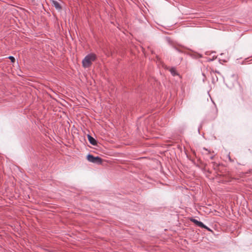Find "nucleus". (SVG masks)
I'll use <instances>...</instances> for the list:
<instances>
[{"label":"nucleus","instance_id":"1","mask_svg":"<svg viewBox=\"0 0 252 252\" xmlns=\"http://www.w3.org/2000/svg\"><path fill=\"white\" fill-rule=\"evenodd\" d=\"M96 55L91 53L86 56L82 61V65L84 68H88L91 66L92 63L96 60Z\"/></svg>","mask_w":252,"mask_h":252},{"label":"nucleus","instance_id":"2","mask_svg":"<svg viewBox=\"0 0 252 252\" xmlns=\"http://www.w3.org/2000/svg\"><path fill=\"white\" fill-rule=\"evenodd\" d=\"M238 83V76L233 75L229 78L228 79L226 82V85L230 89L233 88Z\"/></svg>","mask_w":252,"mask_h":252},{"label":"nucleus","instance_id":"3","mask_svg":"<svg viewBox=\"0 0 252 252\" xmlns=\"http://www.w3.org/2000/svg\"><path fill=\"white\" fill-rule=\"evenodd\" d=\"M87 160L91 162L97 163V164H101L102 162V159L98 157H94L92 155H88L87 156Z\"/></svg>","mask_w":252,"mask_h":252},{"label":"nucleus","instance_id":"4","mask_svg":"<svg viewBox=\"0 0 252 252\" xmlns=\"http://www.w3.org/2000/svg\"><path fill=\"white\" fill-rule=\"evenodd\" d=\"M51 4L54 6L58 10H61L62 8L61 2L62 1L60 0H50Z\"/></svg>","mask_w":252,"mask_h":252},{"label":"nucleus","instance_id":"5","mask_svg":"<svg viewBox=\"0 0 252 252\" xmlns=\"http://www.w3.org/2000/svg\"><path fill=\"white\" fill-rule=\"evenodd\" d=\"M216 59L217 56L215 52L209 54L208 52H206V62H210Z\"/></svg>","mask_w":252,"mask_h":252},{"label":"nucleus","instance_id":"6","mask_svg":"<svg viewBox=\"0 0 252 252\" xmlns=\"http://www.w3.org/2000/svg\"><path fill=\"white\" fill-rule=\"evenodd\" d=\"M88 138L89 141L91 144H92L93 145H96V141L93 137H92L90 135H88Z\"/></svg>","mask_w":252,"mask_h":252},{"label":"nucleus","instance_id":"7","mask_svg":"<svg viewBox=\"0 0 252 252\" xmlns=\"http://www.w3.org/2000/svg\"><path fill=\"white\" fill-rule=\"evenodd\" d=\"M192 221L195 223L198 226H201V227L205 228V225L201 222L198 221L195 219H191Z\"/></svg>","mask_w":252,"mask_h":252},{"label":"nucleus","instance_id":"8","mask_svg":"<svg viewBox=\"0 0 252 252\" xmlns=\"http://www.w3.org/2000/svg\"><path fill=\"white\" fill-rule=\"evenodd\" d=\"M214 155H212L210 152L208 151V153H206V158H207L208 159L209 158L210 159H213L214 158Z\"/></svg>","mask_w":252,"mask_h":252},{"label":"nucleus","instance_id":"9","mask_svg":"<svg viewBox=\"0 0 252 252\" xmlns=\"http://www.w3.org/2000/svg\"><path fill=\"white\" fill-rule=\"evenodd\" d=\"M170 71L171 73L173 76H175V75H177V72H176V70H175L174 68H171V69H170Z\"/></svg>","mask_w":252,"mask_h":252},{"label":"nucleus","instance_id":"10","mask_svg":"<svg viewBox=\"0 0 252 252\" xmlns=\"http://www.w3.org/2000/svg\"><path fill=\"white\" fill-rule=\"evenodd\" d=\"M8 58L11 60V62L14 63L15 62V58L12 56H9Z\"/></svg>","mask_w":252,"mask_h":252},{"label":"nucleus","instance_id":"11","mask_svg":"<svg viewBox=\"0 0 252 252\" xmlns=\"http://www.w3.org/2000/svg\"><path fill=\"white\" fill-rule=\"evenodd\" d=\"M212 163L213 164V167L214 169H216L217 167H218V164L217 163H215V162H213Z\"/></svg>","mask_w":252,"mask_h":252},{"label":"nucleus","instance_id":"12","mask_svg":"<svg viewBox=\"0 0 252 252\" xmlns=\"http://www.w3.org/2000/svg\"><path fill=\"white\" fill-rule=\"evenodd\" d=\"M206 230H207L211 232L212 233H213V231L209 228H208L207 226H206Z\"/></svg>","mask_w":252,"mask_h":252},{"label":"nucleus","instance_id":"13","mask_svg":"<svg viewBox=\"0 0 252 252\" xmlns=\"http://www.w3.org/2000/svg\"><path fill=\"white\" fill-rule=\"evenodd\" d=\"M240 91L243 93V89L242 87H240Z\"/></svg>","mask_w":252,"mask_h":252}]
</instances>
